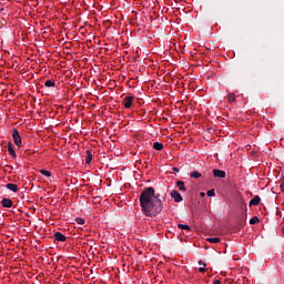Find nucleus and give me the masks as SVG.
<instances>
[{"mask_svg":"<svg viewBox=\"0 0 284 284\" xmlns=\"http://www.w3.org/2000/svg\"><path fill=\"white\" fill-rule=\"evenodd\" d=\"M260 220H258V216H253L251 220H250V225H256V223H258Z\"/></svg>","mask_w":284,"mask_h":284,"instance_id":"nucleus-18","label":"nucleus"},{"mask_svg":"<svg viewBox=\"0 0 284 284\" xmlns=\"http://www.w3.org/2000/svg\"><path fill=\"white\" fill-rule=\"evenodd\" d=\"M171 196L172 199L175 201V203H181L183 201V196L181 195V193H179V191L173 190L171 192Z\"/></svg>","mask_w":284,"mask_h":284,"instance_id":"nucleus-4","label":"nucleus"},{"mask_svg":"<svg viewBox=\"0 0 284 284\" xmlns=\"http://www.w3.org/2000/svg\"><path fill=\"white\" fill-rule=\"evenodd\" d=\"M176 185H178L180 192H186L187 189L185 187V182L184 181H178Z\"/></svg>","mask_w":284,"mask_h":284,"instance_id":"nucleus-11","label":"nucleus"},{"mask_svg":"<svg viewBox=\"0 0 284 284\" xmlns=\"http://www.w3.org/2000/svg\"><path fill=\"white\" fill-rule=\"evenodd\" d=\"M75 223H78V225H85V219L77 217Z\"/></svg>","mask_w":284,"mask_h":284,"instance_id":"nucleus-19","label":"nucleus"},{"mask_svg":"<svg viewBox=\"0 0 284 284\" xmlns=\"http://www.w3.org/2000/svg\"><path fill=\"white\" fill-rule=\"evenodd\" d=\"M213 284H221V280H214Z\"/></svg>","mask_w":284,"mask_h":284,"instance_id":"nucleus-25","label":"nucleus"},{"mask_svg":"<svg viewBox=\"0 0 284 284\" xmlns=\"http://www.w3.org/2000/svg\"><path fill=\"white\" fill-rule=\"evenodd\" d=\"M8 152L12 159H17V152H14V148L12 146V142L8 143Z\"/></svg>","mask_w":284,"mask_h":284,"instance_id":"nucleus-9","label":"nucleus"},{"mask_svg":"<svg viewBox=\"0 0 284 284\" xmlns=\"http://www.w3.org/2000/svg\"><path fill=\"white\" fill-rule=\"evenodd\" d=\"M190 176L192 179H201L202 175L199 171H193V172L190 173Z\"/></svg>","mask_w":284,"mask_h":284,"instance_id":"nucleus-15","label":"nucleus"},{"mask_svg":"<svg viewBox=\"0 0 284 284\" xmlns=\"http://www.w3.org/2000/svg\"><path fill=\"white\" fill-rule=\"evenodd\" d=\"M40 174H42L43 176H52V174L48 170H41Z\"/></svg>","mask_w":284,"mask_h":284,"instance_id":"nucleus-21","label":"nucleus"},{"mask_svg":"<svg viewBox=\"0 0 284 284\" xmlns=\"http://www.w3.org/2000/svg\"><path fill=\"white\" fill-rule=\"evenodd\" d=\"M7 190H10L11 192H19V186L17 184L13 183H8L6 185Z\"/></svg>","mask_w":284,"mask_h":284,"instance_id":"nucleus-10","label":"nucleus"},{"mask_svg":"<svg viewBox=\"0 0 284 284\" xmlns=\"http://www.w3.org/2000/svg\"><path fill=\"white\" fill-rule=\"evenodd\" d=\"M54 85H57V83H54V80H47L44 82L45 88H54Z\"/></svg>","mask_w":284,"mask_h":284,"instance_id":"nucleus-13","label":"nucleus"},{"mask_svg":"<svg viewBox=\"0 0 284 284\" xmlns=\"http://www.w3.org/2000/svg\"><path fill=\"white\" fill-rule=\"evenodd\" d=\"M53 239H54V241H59V243H65V241H67L65 235H63L61 232H55L53 234Z\"/></svg>","mask_w":284,"mask_h":284,"instance_id":"nucleus-6","label":"nucleus"},{"mask_svg":"<svg viewBox=\"0 0 284 284\" xmlns=\"http://www.w3.org/2000/svg\"><path fill=\"white\" fill-rule=\"evenodd\" d=\"M213 176H215V179H225L226 173L223 170L214 169Z\"/></svg>","mask_w":284,"mask_h":284,"instance_id":"nucleus-5","label":"nucleus"},{"mask_svg":"<svg viewBox=\"0 0 284 284\" xmlns=\"http://www.w3.org/2000/svg\"><path fill=\"white\" fill-rule=\"evenodd\" d=\"M227 101L229 103H234V101H236V97L234 95V93H229Z\"/></svg>","mask_w":284,"mask_h":284,"instance_id":"nucleus-17","label":"nucleus"},{"mask_svg":"<svg viewBox=\"0 0 284 284\" xmlns=\"http://www.w3.org/2000/svg\"><path fill=\"white\" fill-rule=\"evenodd\" d=\"M85 163L87 165H90V163H92V151H87Z\"/></svg>","mask_w":284,"mask_h":284,"instance_id":"nucleus-12","label":"nucleus"},{"mask_svg":"<svg viewBox=\"0 0 284 284\" xmlns=\"http://www.w3.org/2000/svg\"><path fill=\"white\" fill-rule=\"evenodd\" d=\"M134 103V95L129 94L124 98L123 105L126 110H130L132 108V104Z\"/></svg>","mask_w":284,"mask_h":284,"instance_id":"nucleus-2","label":"nucleus"},{"mask_svg":"<svg viewBox=\"0 0 284 284\" xmlns=\"http://www.w3.org/2000/svg\"><path fill=\"white\" fill-rule=\"evenodd\" d=\"M1 205H2V207H12L13 202L10 199L4 197L1 201Z\"/></svg>","mask_w":284,"mask_h":284,"instance_id":"nucleus-8","label":"nucleus"},{"mask_svg":"<svg viewBox=\"0 0 284 284\" xmlns=\"http://www.w3.org/2000/svg\"><path fill=\"white\" fill-rule=\"evenodd\" d=\"M0 6H1V2H0Z\"/></svg>","mask_w":284,"mask_h":284,"instance_id":"nucleus-28","label":"nucleus"},{"mask_svg":"<svg viewBox=\"0 0 284 284\" xmlns=\"http://www.w3.org/2000/svg\"><path fill=\"white\" fill-rule=\"evenodd\" d=\"M153 149L158 150L159 152H161V150H163V143L154 142L153 143Z\"/></svg>","mask_w":284,"mask_h":284,"instance_id":"nucleus-14","label":"nucleus"},{"mask_svg":"<svg viewBox=\"0 0 284 284\" xmlns=\"http://www.w3.org/2000/svg\"><path fill=\"white\" fill-rule=\"evenodd\" d=\"M199 265H203V267H207V264L203 263V261H199Z\"/></svg>","mask_w":284,"mask_h":284,"instance_id":"nucleus-23","label":"nucleus"},{"mask_svg":"<svg viewBox=\"0 0 284 284\" xmlns=\"http://www.w3.org/2000/svg\"><path fill=\"white\" fill-rule=\"evenodd\" d=\"M206 194H207V196H215V195H216V192L214 191V189H212V190H209V191L206 192Z\"/></svg>","mask_w":284,"mask_h":284,"instance_id":"nucleus-22","label":"nucleus"},{"mask_svg":"<svg viewBox=\"0 0 284 284\" xmlns=\"http://www.w3.org/2000/svg\"><path fill=\"white\" fill-rule=\"evenodd\" d=\"M250 207L254 206V205H261V196L255 195L254 199H252L250 201Z\"/></svg>","mask_w":284,"mask_h":284,"instance_id":"nucleus-7","label":"nucleus"},{"mask_svg":"<svg viewBox=\"0 0 284 284\" xmlns=\"http://www.w3.org/2000/svg\"><path fill=\"white\" fill-rule=\"evenodd\" d=\"M283 232H284V229H283Z\"/></svg>","mask_w":284,"mask_h":284,"instance_id":"nucleus-29","label":"nucleus"},{"mask_svg":"<svg viewBox=\"0 0 284 284\" xmlns=\"http://www.w3.org/2000/svg\"><path fill=\"white\" fill-rule=\"evenodd\" d=\"M178 227L180 230H186L187 232H190V225H186V224H178Z\"/></svg>","mask_w":284,"mask_h":284,"instance_id":"nucleus-20","label":"nucleus"},{"mask_svg":"<svg viewBox=\"0 0 284 284\" xmlns=\"http://www.w3.org/2000/svg\"><path fill=\"white\" fill-rule=\"evenodd\" d=\"M206 241L209 242V243H221V239L220 237H209V239H206Z\"/></svg>","mask_w":284,"mask_h":284,"instance_id":"nucleus-16","label":"nucleus"},{"mask_svg":"<svg viewBox=\"0 0 284 284\" xmlns=\"http://www.w3.org/2000/svg\"><path fill=\"white\" fill-rule=\"evenodd\" d=\"M173 172H179V169L178 168H173Z\"/></svg>","mask_w":284,"mask_h":284,"instance_id":"nucleus-26","label":"nucleus"},{"mask_svg":"<svg viewBox=\"0 0 284 284\" xmlns=\"http://www.w3.org/2000/svg\"><path fill=\"white\" fill-rule=\"evenodd\" d=\"M140 205L144 216H156L163 212L161 194H155L154 187L150 186L140 194Z\"/></svg>","mask_w":284,"mask_h":284,"instance_id":"nucleus-1","label":"nucleus"},{"mask_svg":"<svg viewBox=\"0 0 284 284\" xmlns=\"http://www.w3.org/2000/svg\"><path fill=\"white\" fill-rule=\"evenodd\" d=\"M205 270H206L205 266L204 267H200L199 272L203 273V272H205Z\"/></svg>","mask_w":284,"mask_h":284,"instance_id":"nucleus-24","label":"nucleus"},{"mask_svg":"<svg viewBox=\"0 0 284 284\" xmlns=\"http://www.w3.org/2000/svg\"><path fill=\"white\" fill-rule=\"evenodd\" d=\"M200 196H202V197L205 196V193L201 192V193H200Z\"/></svg>","mask_w":284,"mask_h":284,"instance_id":"nucleus-27","label":"nucleus"},{"mask_svg":"<svg viewBox=\"0 0 284 284\" xmlns=\"http://www.w3.org/2000/svg\"><path fill=\"white\" fill-rule=\"evenodd\" d=\"M12 139H13L14 144L18 148H21V134H19V131L17 129H13V131H12Z\"/></svg>","mask_w":284,"mask_h":284,"instance_id":"nucleus-3","label":"nucleus"}]
</instances>
